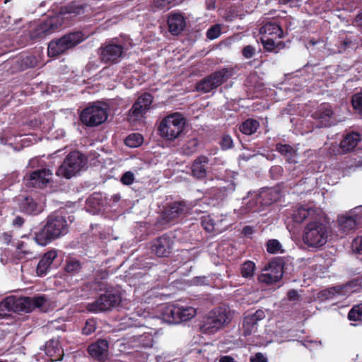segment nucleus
Masks as SVG:
<instances>
[{
  "label": "nucleus",
  "instance_id": "obj_11",
  "mask_svg": "<svg viewBox=\"0 0 362 362\" xmlns=\"http://www.w3.org/2000/svg\"><path fill=\"white\" fill-rule=\"evenodd\" d=\"M284 274L283 265L277 260H272L262 269L258 276V281L266 285H272L279 281Z\"/></svg>",
  "mask_w": 362,
  "mask_h": 362
},
{
  "label": "nucleus",
  "instance_id": "obj_35",
  "mask_svg": "<svg viewBox=\"0 0 362 362\" xmlns=\"http://www.w3.org/2000/svg\"><path fill=\"white\" fill-rule=\"evenodd\" d=\"M259 126V122L254 119H247L240 126V131L245 135L254 134Z\"/></svg>",
  "mask_w": 362,
  "mask_h": 362
},
{
  "label": "nucleus",
  "instance_id": "obj_5",
  "mask_svg": "<svg viewBox=\"0 0 362 362\" xmlns=\"http://www.w3.org/2000/svg\"><path fill=\"white\" fill-rule=\"evenodd\" d=\"M328 227L322 219H315L308 222L303 230V243L309 247L320 248L327 242Z\"/></svg>",
  "mask_w": 362,
  "mask_h": 362
},
{
  "label": "nucleus",
  "instance_id": "obj_6",
  "mask_svg": "<svg viewBox=\"0 0 362 362\" xmlns=\"http://www.w3.org/2000/svg\"><path fill=\"white\" fill-rule=\"evenodd\" d=\"M87 158L78 151L70 152L58 168L56 174L66 179L75 176L81 170L86 168Z\"/></svg>",
  "mask_w": 362,
  "mask_h": 362
},
{
  "label": "nucleus",
  "instance_id": "obj_23",
  "mask_svg": "<svg viewBox=\"0 0 362 362\" xmlns=\"http://www.w3.org/2000/svg\"><path fill=\"white\" fill-rule=\"evenodd\" d=\"M57 257V252L54 250H51L45 253L37 265V275L38 276H45L51 270L53 261Z\"/></svg>",
  "mask_w": 362,
  "mask_h": 362
},
{
  "label": "nucleus",
  "instance_id": "obj_49",
  "mask_svg": "<svg viewBox=\"0 0 362 362\" xmlns=\"http://www.w3.org/2000/svg\"><path fill=\"white\" fill-rule=\"evenodd\" d=\"M351 102L354 108L362 112V93L355 94L352 98Z\"/></svg>",
  "mask_w": 362,
  "mask_h": 362
},
{
  "label": "nucleus",
  "instance_id": "obj_20",
  "mask_svg": "<svg viewBox=\"0 0 362 362\" xmlns=\"http://www.w3.org/2000/svg\"><path fill=\"white\" fill-rule=\"evenodd\" d=\"M100 54L103 61L116 63L122 57L123 48L121 45L109 43L100 49Z\"/></svg>",
  "mask_w": 362,
  "mask_h": 362
},
{
  "label": "nucleus",
  "instance_id": "obj_18",
  "mask_svg": "<svg viewBox=\"0 0 362 362\" xmlns=\"http://www.w3.org/2000/svg\"><path fill=\"white\" fill-rule=\"evenodd\" d=\"M52 172L49 169L35 170L28 175V185L33 187L43 188L52 181Z\"/></svg>",
  "mask_w": 362,
  "mask_h": 362
},
{
  "label": "nucleus",
  "instance_id": "obj_8",
  "mask_svg": "<svg viewBox=\"0 0 362 362\" xmlns=\"http://www.w3.org/2000/svg\"><path fill=\"white\" fill-rule=\"evenodd\" d=\"M185 119L179 112L170 114L164 117L160 123L158 131L162 137L173 141L182 133Z\"/></svg>",
  "mask_w": 362,
  "mask_h": 362
},
{
  "label": "nucleus",
  "instance_id": "obj_16",
  "mask_svg": "<svg viewBox=\"0 0 362 362\" xmlns=\"http://www.w3.org/2000/svg\"><path fill=\"white\" fill-rule=\"evenodd\" d=\"M121 301L118 294L105 293L101 294L97 300L92 303L93 311H104L117 306Z\"/></svg>",
  "mask_w": 362,
  "mask_h": 362
},
{
  "label": "nucleus",
  "instance_id": "obj_45",
  "mask_svg": "<svg viewBox=\"0 0 362 362\" xmlns=\"http://www.w3.org/2000/svg\"><path fill=\"white\" fill-rule=\"evenodd\" d=\"M350 320H362V304L354 306L348 314Z\"/></svg>",
  "mask_w": 362,
  "mask_h": 362
},
{
  "label": "nucleus",
  "instance_id": "obj_19",
  "mask_svg": "<svg viewBox=\"0 0 362 362\" xmlns=\"http://www.w3.org/2000/svg\"><path fill=\"white\" fill-rule=\"evenodd\" d=\"M173 243V237L163 235L153 242L151 251L158 257H167L172 251Z\"/></svg>",
  "mask_w": 362,
  "mask_h": 362
},
{
  "label": "nucleus",
  "instance_id": "obj_21",
  "mask_svg": "<svg viewBox=\"0 0 362 362\" xmlns=\"http://www.w3.org/2000/svg\"><path fill=\"white\" fill-rule=\"evenodd\" d=\"M338 229L344 235H347L354 231L358 226L351 214V211L338 216Z\"/></svg>",
  "mask_w": 362,
  "mask_h": 362
},
{
  "label": "nucleus",
  "instance_id": "obj_50",
  "mask_svg": "<svg viewBox=\"0 0 362 362\" xmlns=\"http://www.w3.org/2000/svg\"><path fill=\"white\" fill-rule=\"evenodd\" d=\"M120 181L123 185H130L134 181V175L132 172L127 171L122 175Z\"/></svg>",
  "mask_w": 362,
  "mask_h": 362
},
{
  "label": "nucleus",
  "instance_id": "obj_4",
  "mask_svg": "<svg viewBox=\"0 0 362 362\" xmlns=\"http://www.w3.org/2000/svg\"><path fill=\"white\" fill-rule=\"evenodd\" d=\"M232 318V312L229 308L218 307L214 308L204 317L201 330L205 334H215L228 325Z\"/></svg>",
  "mask_w": 362,
  "mask_h": 362
},
{
  "label": "nucleus",
  "instance_id": "obj_25",
  "mask_svg": "<svg viewBox=\"0 0 362 362\" xmlns=\"http://www.w3.org/2000/svg\"><path fill=\"white\" fill-rule=\"evenodd\" d=\"M46 356L51 361H62L64 356V350L58 341L50 340L45 348Z\"/></svg>",
  "mask_w": 362,
  "mask_h": 362
},
{
  "label": "nucleus",
  "instance_id": "obj_42",
  "mask_svg": "<svg viewBox=\"0 0 362 362\" xmlns=\"http://www.w3.org/2000/svg\"><path fill=\"white\" fill-rule=\"evenodd\" d=\"M81 269V262L75 259H70L66 261L65 271L72 274L78 273Z\"/></svg>",
  "mask_w": 362,
  "mask_h": 362
},
{
  "label": "nucleus",
  "instance_id": "obj_1",
  "mask_svg": "<svg viewBox=\"0 0 362 362\" xmlns=\"http://www.w3.org/2000/svg\"><path fill=\"white\" fill-rule=\"evenodd\" d=\"M84 5L76 1H71L61 6L57 14L48 17L32 31L31 37L43 38L61 27L69 25L72 23L74 18L84 13Z\"/></svg>",
  "mask_w": 362,
  "mask_h": 362
},
{
  "label": "nucleus",
  "instance_id": "obj_62",
  "mask_svg": "<svg viewBox=\"0 0 362 362\" xmlns=\"http://www.w3.org/2000/svg\"><path fill=\"white\" fill-rule=\"evenodd\" d=\"M287 296L290 300H295L298 298V293L294 290H291L288 292Z\"/></svg>",
  "mask_w": 362,
  "mask_h": 362
},
{
  "label": "nucleus",
  "instance_id": "obj_53",
  "mask_svg": "<svg viewBox=\"0 0 362 362\" xmlns=\"http://www.w3.org/2000/svg\"><path fill=\"white\" fill-rule=\"evenodd\" d=\"M353 251L360 253L362 252V237L356 238L351 244Z\"/></svg>",
  "mask_w": 362,
  "mask_h": 362
},
{
  "label": "nucleus",
  "instance_id": "obj_2",
  "mask_svg": "<svg viewBox=\"0 0 362 362\" xmlns=\"http://www.w3.org/2000/svg\"><path fill=\"white\" fill-rule=\"evenodd\" d=\"M67 221L62 213L55 211L47 218L46 224L37 233L35 240L42 246H45L67 232Z\"/></svg>",
  "mask_w": 362,
  "mask_h": 362
},
{
  "label": "nucleus",
  "instance_id": "obj_59",
  "mask_svg": "<svg viewBox=\"0 0 362 362\" xmlns=\"http://www.w3.org/2000/svg\"><path fill=\"white\" fill-rule=\"evenodd\" d=\"M250 362H267V360L262 354L257 353L250 358Z\"/></svg>",
  "mask_w": 362,
  "mask_h": 362
},
{
  "label": "nucleus",
  "instance_id": "obj_12",
  "mask_svg": "<svg viewBox=\"0 0 362 362\" xmlns=\"http://www.w3.org/2000/svg\"><path fill=\"white\" fill-rule=\"evenodd\" d=\"M31 297H8L0 303V311L30 313L34 310Z\"/></svg>",
  "mask_w": 362,
  "mask_h": 362
},
{
  "label": "nucleus",
  "instance_id": "obj_64",
  "mask_svg": "<svg viewBox=\"0 0 362 362\" xmlns=\"http://www.w3.org/2000/svg\"><path fill=\"white\" fill-rule=\"evenodd\" d=\"M219 362H235V359L230 356H224L221 357Z\"/></svg>",
  "mask_w": 362,
  "mask_h": 362
},
{
  "label": "nucleus",
  "instance_id": "obj_17",
  "mask_svg": "<svg viewBox=\"0 0 362 362\" xmlns=\"http://www.w3.org/2000/svg\"><path fill=\"white\" fill-rule=\"evenodd\" d=\"M323 218L324 214L321 210L308 206L298 207L293 214V219L296 223H301L305 219L310 222L315 219H323Z\"/></svg>",
  "mask_w": 362,
  "mask_h": 362
},
{
  "label": "nucleus",
  "instance_id": "obj_46",
  "mask_svg": "<svg viewBox=\"0 0 362 362\" xmlns=\"http://www.w3.org/2000/svg\"><path fill=\"white\" fill-rule=\"evenodd\" d=\"M215 218V223H218L219 226L223 227L221 232L225 230L228 227L232 224V221L228 219L227 215L221 214L220 216H214Z\"/></svg>",
  "mask_w": 362,
  "mask_h": 362
},
{
  "label": "nucleus",
  "instance_id": "obj_57",
  "mask_svg": "<svg viewBox=\"0 0 362 362\" xmlns=\"http://www.w3.org/2000/svg\"><path fill=\"white\" fill-rule=\"evenodd\" d=\"M249 315L252 317L257 323L258 321L262 320L265 317L264 311L262 310H258L253 314H249Z\"/></svg>",
  "mask_w": 362,
  "mask_h": 362
},
{
  "label": "nucleus",
  "instance_id": "obj_32",
  "mask_svg": "<svg viewBox=\"0 0 362 362\" xmlns=\"http://www.w3.org/2000/svg\"><path fill=\"white\" fill-rule=\"evenodd\" d=\"M361 140V136L356 132L348 134L340 143V148L344 153L352 151Z\"/></svg>",
  "mask_w": 362,
  "mask_h": 362
},
{
  "label": "nucleus",
  "instance_id": "obj_54",
  "mask_svg": "<svg viewBox=\"0 0 362 362\" xmlns=\"http://www.w3.org/2000/svg\"><path fill=\"white\" fill-rule=\"evenodd\" d=\"M32 298H33V305L34 309L36 308L42 307L45 305V302L47 301V299L45 297V296H39L33 297Z\"/></svg>",
  "mask_w": 362,
  "mask_h": 362
},
{
  "label": "nucleus",
  "instance_id": "obj_13",
  "mask_svg": "<svg viewBox=\"0 0 362 362\" xmlns=\"http://www.w3.org/2000/svg\"><path fill=\"white\" fill-rule=\"evenodd\" d=\"M357 280H354L344 285L329 288L320 291L317 298L320 300L335 299L339 296H349L358 290Z\"/></svg>",
  "mask_w": 362,
  "mask_h": 362
},
{
  "label": "nucleus",
  "instance_id": "obj_58",
  "mask_svg": "<svg viewBox=\"0 0 362 362\" xmlns=\"http://www.w3.org/2000/svg\"><path fill=\"white\" fill-rule=\"evenodd\" d=\"M235 189V185L233 182H230L222 188L223 193L225 196L232 194Z\"/></svg>",
  "mask_w": 362,
  "mask_h": 362
},
{
  "label": "nucleus",
  "instance_id": "obj_29",
  "mask_svg": "<svg viewBox=\"0 0 362 362\" xmlns=\"http://www.w3.org/2000/svg\"><path fill=\"white\" fill-rule=\"evenodd\" d=\"M161 318L169 324H177L179 316V305H165L160 308Z\"/></svg>",
  "mask_w": 362,
  "mask_h": 362
},
{
  "label": "nucleus",
  "instance_id": "obj_14",
  "mask_svg": "<svg viewBox=\"0 0 362 362\" xmlns=\"http://www.w3.org/2000/svg\"><path fill=\"white\" fill-rule=\"evenodd\" d=\"M153 98L149 93L142 94L138 98L129 112L128 119L131 123L141 120L150 109Z\"/></svg>",
  "mask_w": 362,
  "mask_h": 362
},
{
  "label": "nucleus",
  "instance_id": "obj_38",
  "mask_svg": "<svg viewBox=\"0 0 362 362\" xmlns=\"http://www.w3.org/2000/svg\"><path fill=\"white\" fill-rule=\"evenodd\" d=\"M276 149L288 160L293 161V158L296 156V151L292 146L288 144H278L276 146Z\"/></svg>",
  "mask_w": 362,
  "mask_h": 362
},
{
  "label": "nucleus",
  "instance_id": "obj_63",
  "mask_svg": "<svg viewBox=\"0 0 362 362\" xmlns=\"http://www.w3.org/2000/svg\"><path fill=\"white\" fill-rule=\"evenodd\" d=\"M82 333L85 335H88L90 334V326H89V320H86V325L82 329Z\"/></svg>",
  "mask_w": 362,
  "mask_h": 362
},
{
  "label": "nucleus",
  "instance_id": "obj_55",
  "mask_svg": "<svg viewBox=\"0 0 362 362\" xmlns=\"http://www.w3.org/2000/svg\"><path fill=\"white\" fill-rule=\"evenodd\" d=\"M255 53V49L251 45H247L243 47L242 54L246 59L252 58Z\"/></svg>",
  "mask_w": 362,
  "mask_h": 362
},
{
  "label": "nucleus",
  "instance_id": "obj_56",
  "mask_svg": "<svg viewBox=\"0 0 362 362\" xmlns=\"http://www.w3.org/2000/svg\"><path fill=\"white\" fill-rule=\"evenodd\" d=\"M16 249L18 252H21L24 255H28L31 253L30 250L28 249L27 245L23 241H18L16 245Z\"/></svg>",
  "mask_w": 362,
  "mask_h": 362
},
{
  "label": "nucleus",
  "instance_id": "obj_40",
  "mask_svg": "<svg viewBox=\"0 0 362 362\" xmlns=\"http://www.w3.org/2000/svg\"><path fill=\"white\" fill-rule=\"evenodd\" d=\"M198 146V140L195 138L191 139L187 141L182 147V153L185 155L189 156L194 153Z\"/></svg>",
  "mask_w": 362,
  "mask_h": 362
},
{
  "label": "nucleus",
  "instance_id": "obj_31",
  "mask_svg": "<svg viewBox=\"0 0 362 362\" xmlns=\"http://www.w3.org/2000/svg\"><path fill=\"white\" fill-rule=\"evenodd\" d=\"M108 343L105 339L98 340L95 344H92V357L96 358L100 361H104L107 358Z\"/></svg>",
  "mask_w": 362,
  "mask_h": 362
},
{
  "label": "nucleus",
  "instance_id": "obj_37",
  "mask_svg": "<svg viewBox=\"0 0 362 362\" xmlns=\"http://www.w3.org/2000/svg\"><path fill=\"white\" fill-rule=\"evenodd\" d=\"M134 341L137 343L139 346L144 348L151 347L153 344V338L150 333H144L141 335L134 336Z\"/></svg>",
  "mask_w": 362,
  "mask_h": 362
},
{
  "label": "nucleus",
  "instance_id": "obj_44",
  "mask_svg": "<svg viewBox=\"0 0 362 362\" xmlns=\"http://www.w3.org/2000/svg\"><path fill=\"white\" fill-rule=\"evenodd\" d=\"M267 250L271 254L282 253L284 252L281 244L279 240L275 239L269 240L267 242Z\"/></svg>",
  "mask_w": 362,
  "mask_h": 362
},
{
  "label": "nucleus",
  "instance_id": "obj_36",
  "mask_svg": "<svg viewBox=\"0 0 362 362\" xmlns=\"http://www.w3.org/2000/svg\"><path fill=\"white\" fill-rule=\"evenodd\" d=\"M257 323L249 315H247L243 320V332L245 336H249L256 332Z\"/></svg>",
  "mask_w": 362,
  "mask_h": 362
},
{
  "label": "nucleus",
  "instance_id": "obj_61",
  "mask_svg": "<svg viewBox=\"0 0 362 362\" xmlns=\"http://www.w3.org/2000/svg\"><path fill=\"white\" fill-rule=\"evenodd\" d=\"M25 223V220L21 216H16L13 221V225L16 227L21 228L23 223Z\"/></svg>",
  "mask_w": 362,
  "mask_h": 362
},
{
  "label": "nucleus",
  "instance_id": "obj_52",
  "mask_svg": "<svg viewBox=\"0 0 362 362\" xmlns=\"http://www.w3.org/2000/svg\"><path fill=\"white\" fill-rule=\"evenodd\" d=\"M221 146L223 149H228L233 146V139L228 135H224L221 141Z\"/></svg>",
  "mask_w": 362,
  "mask_h": 362
},
{
  "label": "nucleus",
  "instance_id": "obj_43",
  "mask_svg": "<svg viewBox=\"0 0 362 362\" xmlns=\"http://www.w3.org/2000/svg\"><path fill=\"white\" fill-rule=\"evenodd\" d=\"M175 0H153L151 8L154 11H166L170 8V4Z\"/></svg>",
  "mask_w": 362,
  "mask_h": 362
},
{
  "label": "nucleus",
  "instance_id": "obj_47",
  "mask_svg": "<svg viewBox=\"0 0 362 362\" xmlns=\"http://www.w3.org/2000/svg\"><path fill=\"white\" fill-rule=\"evenodd\" d=\"M79 118L82 124L86 127H90V105L81 111Z\"/></svg>",
  "mask_w": 362,
  "mask_h": 362
},
{
  "label": "nucleus",
  "instance_id": "obj_30",
  "mask_svg": "<svg viewBox=\"0 0 362 362\" xmlns=\"http://www.w3.org/2000/svg\"><path fill=\"white\" fill-rule=\"evenodd\" d=\"M209 159L204 156H199L193 163L192 166V175L197 179H203L206 175V166Z\"/></svg>",
  "mask_w": 362,
  "mask_h": 362
},
{
  "label": "nucleus",
  "instance_id": "obj_39",
  "mask_svg": "<svg viewBox=\"0 0 362 362\" xmlns=\"http://www.w3.org/2000/svg\"><path fill=\"white\" fill-rule=\"evenodd\" d=\"M144 139L141 134L134 133L129 134L125 139V144L131 148H136L143 143Z\"/></svg>",
  "mask_w": 362,
  "mask_h": 362
},
{
  "label": "nucleus",
  "instance_id": "obj_51",
  "mask_svg": "<svg viewBox=\"0 0 362 362\" xmlns=\"http://www.w3.org/2000/svg\"><path fill=\"white\" fill-rule=\"evenodd\" d=\"M353 214L356 223L358 226L362 224V206H358L351 210Z\"/></svg>",
  "mask_w": 362,
  "mask_h": 362
},
{
  "label": "nucleus",
  "instance_id": "obj_34",
  "mask_svg": "<svg viewBox=\"0 0 362 362\" xmlns=\"http://www.w3.org/2000/svg\"><path fill=\"white\" fill-rule=\"evenodd\" d=\"M202 225L208 232L221 233L223 228L218 223H215V218L211 216L202 217Z\"/></svg>",
  "mask_w": 362,
  "mask_h": 362
},
{
  "label": "nucleus",
  "instance_id": "obj_27",
  "mask_svg": "<svg viewBox=\"0 0 362 362\" xmlns=\"http://www.w3.org/2000/svg\"><path fill=\"white\" fill-rule=\"evenodd\" d=\"M20 211L29 215H37L42 211L38 203L31 197H24L19 203Z\"/></svg>",
  "mask_w": 362,
  "mask_h": 362
},
{
  "label": "nucleus",
  "instance_id": "obj_26",
  "mask_svg": "<svg viewBox=\"0 0 362 362\" xmlns=\"http://www.w3.org/2000/svg\"><path fill=\"white\" fill-rule=\"evenodd\" d=\"M197 362H214L216 358L215 347L211 344H204L202 348L194 349Z\"/></svg>",
  "mask_w": 362,
  "mask_h": 362
},
{
  "label": "nucleus",
  "instance_id": "obj_22",
  "mask_svg": "<svg viewBox=\"0 0 362 362\" xmlns=\"http://www.w3.org/2000/svg\"><path fill=\"white\" fill-rule=\"evenodd\" d=\"M109 107L103 102H95L92 104V126H98L107 119Z\"/></svg>",
  "mask_w": 362,
  "mask_h": 362
},
{
  "label": "nucleus",
  "instance_id": "obj_24",
  "mask_svg": "<svg viewBox=\"0 0 362 362\" xmlns=\"http://www.w3.org/2000/svg\"><path fill=\"white\" fill-rule=\"evenodd\" d=\"M333 112L329 104H322L315 112V118L319 120L321 126L328 127L334 124L332 119Z\"/></svg>",
  "mask_w": 362,
  "mask_h": 362
},
{
  "label": "nucleus",
  "instance_id": "obj_28",
  "mask_svg": "<svg viewBox=\"0 0 362 362\" xmlns=\"http://www.w3.org/2000/svg\"><path fill=\"white\" fill-rule=\"evenodd\" d=\"M169 30L173 35H178L185 27V21L180 13H170L168 19Z\"/></svg>",
  "mask_w": 362,
  "mask_h": 362
},
{
  "label": "nucleus",
  "instance_id": "obj_41",
  "mask_svg": "<svg viewBox=\"0 0 362 362\" xmlns=\"http://www.w3.org/2000/svg\"><path fill=\"white\" fill-rule=\"evenodd\" d=\"M255 269V264L251 261L243 263L240 268L241 274L245 278H250L253 276Z\"/></svg>",
  "mask_w": 362,
  "mask_h": 362
},
{
  "label": "nucleus",
  "instance_id": "obj_7",
  "mask_svg": "<svg viewBox=\"0 0 362 362\" xmlns=\"http://www.w3.org/2000/svg\"><path fill=\"white\" fill-rule=\"evenodd\" d=\"M86 39L81 31L71 32L62 37L52 40L48 45L47 52L50 57H57L74 48Z\"/></svg>",
  "mask_w": 362,
  "mask_h": 362
},
{
  "label": "nucleus",
  "instance_id": "obj_10",
  "mask_svg": "<svg viewBox=\"0 0 362 362\" xmlns=\"http://www.w3.org/2000/svg\"><path fill=\"white\" fill-rule=\"evenodd\" d=\"M230 76V71L227 69H222L209 76L204 78L196 86L198 91L209 93L221 85Z\"/></svg>",
  "mask_w": 362,
  "mask_h": 362
},
{
  "label": "nucleus",
  "instance_id": "obj_60",
  "mask_svg": "<svg viewBox=\"0 0 362 362\" xmlns=\"http://www.w3.org/2000/svg\"><path fill=\"white\" fill-rule=\"evenodd\" d=\"M156 360L158 362H170L171 361H173V359H171L170 354H167L165 353H163L161 355L158 356L156 357Z\"/></svg>",
  "mask_w": 362,
  "mask_h": 362
},
{
  "label": "nucleus",
  "instance_id": "obj_48",
  "mask_svg": "<svg viewBox=\"0 0 362 362\" xmlns=\"http://www.w3.org/2000/svg\"><path fill=\"white\" fill-rule=\"evenodd\" d=\"M221 28L219 24H216L211 27L206 33V36L210 40H214L218 37L221 35Z\"/></svg>",
  "mask_w": 362,
  "mask_h": 362
},
{
  "label": "nucleus",
  "instance_id": "obj_33",
  "mask_svg": "<svg viewBox=\"0 0 362 362\" xmlns=\"http://www.w3.org/2000/svg\"><path fill=\"white\" fill-rule=\"evenodd\" d=\"M196 313V309L192 306L179 305L177 323L191 320L195 316Z\"/></svg>",
  "mask_w": 362,
  "mask_h": 362
},
{
  "label": "nucleus",
  "instance_id": "obj_9",
  "mask_svg": "<svg viewBox=\"0 0 362 362\" xmlns=\"http://www.w3.org/2000/svg\"><path fill=\"white\" fill-rule=\"evenodd\" d=\"M261 41L268 51H273L277 45L276 40L283 37L284 32L276 21H267L259 29Z\"/></svg>",
  "mask_w": 362,
  "mask_h": 362
},
{
  "label": "nucleus",
  "instance_id": "obj_3",
  "mask_svg": "<svg viewBox=\"0 0 362 362\" xmlns=\"http://www.w3.org/2000/svg\"><path fill=\"white\" fill-rule=\"evenodd\" d=\"M279 198V194L275 189H262L259 193L249 192L247 197L243 201V204L240 209H235V213L243 216L250 211H257L260 210L258 206L259 203L262 206L269 205L276 202Z\"/></svg>",
  "mask_w": 362,
  "mask_h": 362
},
{
  "label": "nucleus",
  "instance_id": "obj_15",
  "mask_svg": "<svg viewBox=\"0 0 362 362\" xmlns=\"http://www.w3.org/2000/svg\"><path fill=\"white\" fill-rule=\"evenodd\" d=\"M189 207L183 202H173L162 213L163 224L173 225L177 223L189 211Z\"/></svg>",
  "mask_w": 362,
  "mask_h": 362
}]
</instances>
